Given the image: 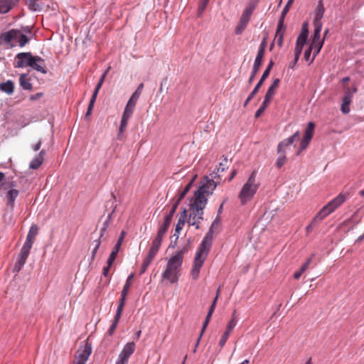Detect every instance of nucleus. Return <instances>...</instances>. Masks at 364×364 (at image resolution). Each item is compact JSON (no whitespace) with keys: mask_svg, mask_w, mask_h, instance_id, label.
Here are the masks:
<instances>
[{"mask_svg":"<svg viewBox=\"0 0 364 364\" xmlns=\"http://www.w3.org/2000/svg\"><path fill=\"white\" fill-rule=\"evenodd\" d=\"M220 224V218L218 215L215 220L212 222L210 228L202 240L200 246L198 247L193 264L191 270V276L193 279H197L199 276L200 270L204 264L205 260L210 252L212 246V241L213 237V230L219 227Z\"/></svg>","mask_w":364,"mask_h":364,"instance_id":"f257e3e1","label":"nucleus"},{"mask_svg":"<svg viewBox=\"0 0 364 364\" xmlns=\"http://www.w3.org/2000/svg\"><path fill=\"white\" fill-rule=\"evenodd\" d=\"M259 186L260 183L256 178V172L254 171L239 192L238 198L242 205H246L253 199Z\"/></svg>","mask_w":364,"mask_h":364,"instance_id":"f03ea898","label":"nucleus"},{"mask_svg":"<svg viewBox=\"0 0 364 364\" xmlns=\"http://www.w3.org/2000/svg\"><path fill=\"white\" fill-rule=\"evenodd\" d=\"M206 204L196 200H192L187 211L186 222L190 226H195L196 229L200 228L201 221L203 220V210Z\"/></svg>","mask_w":364,"mask_h":364,"instance_id":"7ed1b4c3","label":"nucleus"},{"mask_svg":"<svg viewBox=\"0 0 364 364\" xmlns=\"http://www.w3.org/2000/svg\"><path fill=\"white\" fill-rule=\"evenodd\" d=\"M0 39L3 41L10 48H14L16 46L23 47L28 41L29 38L22 32L17 29H11L6 32L2 33L0 35Z\"/></svg>","mask_w":364,"mask_h":364,"instance_id":"20e7f679","label":"nucleus"},{"mask_svg":"<svg viewBox=\"0 0 364 364\" xmlns=\"http://www.w3.org/2000/svg\"><path fill=\"white\" fill-rule=\"evenodd\" d=\"M218 183L208 176L204 177V181L194 193L193 200H201L203 203H208V197L213 193V191L218 186Z\"/></svg>","mask_w":364,"mask_h":364,"instance_id":"39448f33","label":"nucleus"},{"mask_svg":"<svg viewBox=\"0 0 364 364\" xmlns=\"http://www.w3.org/2000/svg\"><path fill=\"white\" fill-rule=\"evenodd\" d=\"M300 137V133L296 131L293 135L289 138L280 141L277 146V153L279 154L277 160V167L280 168L286 162V153L290 146L294 142L298 141Z\"/></svg>","mask_w":364,"mask_h":364,"instance_id":"423d86ee","label":"nucleus"},{"mask_svg":"<svg viewBox=\"0 0 364 364\" xmlns=\"http://www.w3.org/2000/svg\"><path fill=\"white\" fill-rule=\"evenodd\" d=\"M346 200V196L340 193L335 198L328 202L325 206H323L316 215L317 219H324L331 213H333L336 208H338L342 203Z\"/></svg>","mask_w":364,"mask_h":364,"instance_id":"0eeeda50","label":"nucleus"},{"mask_svg":"<svg viewBox=\"0 0 364 364\" xmlns=\"http://www.w3.org/2000/svg\"><path fill=\"white\" fill-rule=\"evenodd\" d=\"M188 251V247H184L171 256L167 261L166 267L172 270L181 273L183 260V255Z\"/></svg>","mask_w":364,"mask_h":364,"instance_id":"6e6552de","label":"nucleus"},{"mask_svg":"<svg viewBox=\"0 0 364 364\" xmlns=\"http://www.w3.org/2000/svg\"><path fill=\"white\" fill-rule=\"evenodd\" d=\"M264 49H265V39H264L262 41V42L261 43V44L259 45L256 58L255 59L252 73H251V75L248 80V82L250 84H251L252 82V81L254 80V79L259 69V67L262 64L264 53Z\"/></svg>","mask_w":364,"mask_h":364,"instance_id":"1a4fd4ad","label":"nucleus"},{"mask_svg":"<svg viewBox=\"0 0 364 364\" xmlns=\"http://www.w3.org/2000/svg\"><path fill=\"white\" fill-rule=\"evenodd\" d=\"M136 345L134 342H129L124 345L116 360L115 364H128L130 356L134 353Z\"/></svg>","mask_w":364,"mask_h":364,"instance_id":"9d476101","label":"nucleus"},{"mask_svg":"<svg viewBox=\"0 0 364 364\" xmlns=\"http://www.w3.org/2000/svg\"><path fill=\"white\" fill-rule=\"evenodd\" d=\"M274 65V62L271 60L266 68L265 70L264 71L260 80L257 83L255 87H254L253 90L250 92L247 98L246 99L244 107H246L247 105L249 103V102L255 97V95L258 92V90H259L260 87L262 85L264 81L268 77L269 75L270 71Z\"/></svg>","mask_w":364,"mask_h":364,"instance_id":"9b49d317","label":"nucleus"},{"mask_svg":"<svg viewBox=\"0 0 364 364\" xmlns=\"http://www.w3.org/2000/svg\"><path fill=\"white\" fill-rule=\"evenodd\" d=\"M314 124L312 122H309L305 129L304 135L301 141L299 149L297 151V155H299L301 151L306 149L309 146V144L314 134Z\"/></svg>","mask_w":364,"mask_h":364,"instance_id":"f8f14e48","label":"nucleus"},{"mask_svg":"<svg viewBox=\"0 0 364 364\" xmlns=\"http://www.w3.org/2000/svg\"><path fill=\"white\" fill-rule=\"evenodd\" d=\"M33 55L30 52L19 53L16 55V60L14 62V67L17 68H22L24 67H28V62L33 58Z\"/></svg>","mask_w":364,"mask_h":364,"instance_id":"ddd939ff","label":"nucleus"},{"mask_svg":"<svg viewBox=\"0 0 364 364\" xmlns=\"http://www.w3.org/2000/svg\"><path fill=\"white\" fill-rule=\"evenodd\" d=\"M144 87V84L140 83L132 95L131 97L128 100L127 105L125 107L124 110L128 111L129 112L133 113L134 109L136 106V102L141 93L142 89Z\"/></svg>","mask_w":364,"mask_h":364,"instance_id":"4468645a","label":"nucleus"},{"mask_svg":"<svg viewBox=\"0 0 364 364\" xmlns=\"http://www.w3.org/2000/svg\"><path fill=\"white\" fill-rule=\"evenodd\" d=\"M92 353V346L88 343L80 345L77 350L75 360L87 362Z\"/></svg>","mask_w":364,"mask_h":364,"instance_id":"2eb2a0df","label":"nucleus"},{"mask_svg":"<svg viewBox=\"0 0 364 364\" xmlns=\"http://www.w3.org/2000/svg\"><path fill=\"white\" fill-rule=\"evenodd\" d=\"M30 251L26 247H21L17 260L14 266L13 271L14 272H18L22 267L24 266L26 259L29 255Z\"/></svg>","mask_w":364,"mask_h":364,"instance_id":"dca6fc26","label":"nucleus"},{"mask_svg":"<svg viewBox=\"0 0 364 364\" xmlns=\"http://www.w3.org/2000/svg\"><path fill=\"white\" fill-rule=\"evenodd\" d=\"M28 67H30L33 70H35L43 74L46 73L47 71L46 69V64L44 60L41 57L38 55H33V58L31 59V61L28 62Z\"/></svg>","mask_w":364,"mask_h":364,"instance_id":"f3484780","label":"nucleus"},{"mask_svg":"<svg viewBox=\"0 0 364 364\" xmlns=\"http://www.w3.org/2000/svg\"><path fill=\"white\" fill-rule=\"evenodd\" d=\"M181 274V273H178L166 267L165 270L161 274V278L163 281H168L171 284H174L178 281Z\"/></svg>","mask_w":364,"mask_h":364,"instance_id":"a211bd4d","label":"nucleus"},{"mask_svg":"<svg viewBox=\"0 0 364 364\" xmlns=\"http://www.w3.org/2000/svg\"><path fill=\"white\" fill-rule=\"evenodd\" d=\"M325 9L321 1H319L315 10V16L314 19V26L322 27L321 19L323 16Z\"/></svg>","mask_w":364,"mask_h":364,"instance_id":"6ab92c4d","label":"nucleus"},{"mask_svg":"<svg viewBox=\"0 0 364 364\" xmlns=\"http://www.w3.org/2000/svg\"><path fill=\"white\" fill-rule=\"evenodd\" d=\"M37 232L38 228L36 226H32L26 236V240L22 247H26L28 249V250L30 251L33 243V239L37 235Z\"/></svg>","mask_w":364,"mask_h":364,"instance_id":"aec40b11","label":"nucleus"},{"mask_svg":"<svg viewBox=\"0 0 364 364\" xmlns=\"http://www.w3.org/2000/svg\"><path fill=\"white\" fill-rule=\"evenodd\" d=\"M45 154L46 151L44 149L41 150L30 162L29 168L31 169H38L43 161Z\"/></svg>","mask_w":364,"mask_h":364,"instance_id":"412c9836","label":"nucleus"},{"mask_svg":"<svg viewBox=\"0 0 364 364\" xmlns=\"http://www.w3.org/2000/svg\"><path fill=\"white\" fill-rule=\"evenodd\" d=\"M124 235H125V232H121L120 234V236L114 247V249L112 250L111 254L109 255V264H113L115 259H116V257L117 255V253L119 252V250L122 245V240L124 239Z\"/></svg>","mask_w":364,"mask_h":364,"instance_id":"4be33fe9","label":"nucleus"},{"mask_svg":"<svg viewBox=\"0 0 364 364\" xmlns=\"http://www.w3.org/2000/svg\"><path fill=\"white\" fill-rule=\"evenodd\" d=\"M250 18L251 17L242 14L240 21H239V23H238V25L235 28V33L237 35H240L242 33V32L246 28V27L250 20Z\"/></svg>","mask_w":364,"mask_h":364,"instance_id":"5701e85b","label":"nucleus"},{"mask_svg":"<svg viewBox=\"0 0 364 364\" xmlns=\"http://www.w3.org/2000/svg\"><path fill=\"white\" fill-rule=\"evenodd\" d=\"M352 93L350 91H348L345 93L344 96L342 99V105L341 107V110L343 114H348L350 112L349 105L352 100Z\"/></svg>","mask_w":364,"mask_h":364,"instance_id":"b1692460","label":"nucleus"},{"mask_svg":"<svg viewBox=\"0 0 364 364\" xmlns=\"http://www.w3.org/2000/svg\"><path fill=\"white\" fill-rule=\"evenodd\" d=\"M19 0H0V13H8Z\"/></svg>","mask_w":364,"mask_h":364,"instance_id":"393cba45","label":"nucleus"},{"mask_svg":"<svg viewBox=\"0 0 364 364\" xmlns=\"http://www.w3.org/2000/svg\"><path fill=\"white\" fill-rule=\"evenodd\" d=\"M19 194V191L16 189L11 188L9 191H8L6 193V198H7V203L6 205L9 206L11 210L14 208V202L16 198L18 197Z\"/></svg>","mask_w":364,"mask_h":364,"instance_id":"a878e982","label":"nucleus"},{"mask_svg":"<svg viewBox=\"0 0 364 364\" xmlns=\"http://www.w3.org/2000/svg\"><path fill=\"white\" fill-rule=\"evenodd\" d=\"M322 30V27L321 26H314V35L312 38V41L310 46H318V44H321L323 46L324 42V38H321V32Z\"/></svg>","mask_w":364,"mask_h":364,"instance_id":"bb28decb","label":"nucleus"},{"mask_svg":"<svg viewBox=\"0 0 364 364\" xmlns=\"http://www.w3.org/2000/svg\"><path fill=\"white\" fill-rule=\"evenodd\" d=\"M279 82H280V80L279 78H276L273 80L272 85L267 90V92L264 96V99H266L267 100H268L269 102L271 101L272 97L274 96V95L275 93V90H277V88L279 86Z\"/></svg>","mask_w":364,"mask_h":364,"instance_id":"cd10ccee","label":"nucleus"},{"mask_svg":"<svg viewBox=\"0 0 364 364\" xmlns=\"http://www.w3.org/2000/svg\"><path fill=\"white\" fill-rule=\"evenodd\" d=\"M132 113L129 112L128 111H124L123 115L122 117V119L120 122L119 132V136H120L126 129L128 121L132 116ZM119 138V136H118Z\"/></svg>","mask_w":364,"mask_h":364,"instance_id":"c85d7f7f","label":"nucleus"},{"mask_svg":"<svg viewBox=\"0 0 364 364\" xmlns=\"http://www.w3.org/2000/svg\"><path fill=\"white\" fill-rule=\"evenodd\" d=\"M186 218H187V211L184 208L183 212L181 213V215H180L179 218L178 219L177 223L176 225V232H180L181 231V230L183 229L184 224L187 220Z\"/></svg>","mask_w":364,"mask_h":364,"instance_id":"c756f323","label":"nucleus"},{"mask_svg":"<svg viewBox=\"0 0 364 364\" xmlns=\"http://www.w3.org/2000/svg\"><path fill=\"white\" fill-rule=\"evenodd\" d=\"M0 89L5 93L8 95H11L14 92V82L11 80H8L6 82H2L0 85Z\"/></svg>","mask_w":364,"mask_h":364,"instance_id":"7c9ffc66","label":"nucleus"},{"mask_svg":"<svg viewBox=\"0 0 364 364\" xmlns=\"http://www.w3.org/2000/svg\"><path fill=\"white\" fill-rule=\"evenodd\" d=\"M257 3L258 0H250L247 6L245 8L242 14L251 17L255 7L257 5Z\"/></svg>","mask_w":364,"mask_h":364,"instance_id":"2f4dec72","label":"nucleus"},{"mask_svg":"<svg viewBox=\"0 0 364 364\" xmlns=\"http://www.w3.org/2000/svg\"><path fill=\"white\" fill-rule=\"evenodd\" d=\"M19 83L21 87L25 90H30L32 88V85L27 78L26 74H21L19 77Z\"/></svg>","mask_w":364,"mask_h":364,"instance_id":"473e14b6","label":"nucleus"},{"mask_svg":"<svg viewBox=\"0 0 364 364\" xmlns=\"http://www.w3.org/2000/svg\"><path fill=\"white\" fill-rule=\"evenodd\" d=\"M116 208H117V205H115L113 208V210L108 215L106 220L103 223V225H102V227L101 228V230H100V238L102 237L104 235V233L106 232L107 230V228H108V226L109 225V223H110V221L112 220V215L113 213H114L115 210H116Z\"/></svg>","mask_w":364,"mask_h":364,"instance_id":"72a5a7b5","label":"nucleus"},{"mask_svg":"<svg viewBox=\"0 0 364 364\" xmlns=\"http://www.w3.org/2000/svg\"><path fill=\"white\" fill-rule=\"evenodd\" d=\"M311 263V258H309L306 261L301 265L299 270L298 272H294V278L296 279H299L301 275L308 269L309 264Z\"/></svg>","mask_w":364,"mask_h":364,"instance_id":"f704fd0d","label":"nucleus"},{"mask_svg":"<svg viewBox=\"0 0 364 364\" xmlns=\"http://www.w3.org/2000/svg\"><path fill=\"white\" fill-rule=\"evenodd\" d=\"M307 38L308 36L299 33L296 38L295 49H300L301 50H302L303 46L305 45L307 41Z\"/></svg>","mask_w":364,"mask_h":364,"instance_id":"c9c22d12","label":"nucleus"},{"mask_svg":"<svg viewBox=\"0 0 364 364\" xmlns=\"http://www.w3.org/2000/svg\"><path fill=\"white\" fill-rule=\"evenodd\" d=\"M178 201H176L171 207V210H170V212L168 214H167L166 215H165L164 217V220L166 221V222H168V223H171V220H172V218L173 216V215L175 214L176 213V210L177 209V207L178 205Z\"/></svg>","mask_w":364,"mask_h":364,"instance_id":"e433bc0d","label":"nucleus"},{"mask_svg":"<svg viewBox=\"0 0 364 364\" xmlns=\"http://www.w3.org/2000/svg\"><path fill=\"white\" fill-rule=\"evenodd\" d=\"M28 6L33 11H39L42 9V6L38 4V0H28Z\"/></svg>","mask_w":364,"mask_h":364,"instance_id":"4c0bfd02","label":"nucleus"},{"mask_svg":"<svg viewBox=\"0 0 364 364\" xmlns=\"http://www.w3.org/2000/svg\"><path fill=\"white\" fill-rule=\"evenodd\" d=\"M284 19L279 18L278 23H277L275 36H279L280 35L284 36V32H285V26L284 24Z\"/></svg>","mask_w":364,"mask_h":364,"instance_id":"58836bf2","label":"nucleus"},{"mask_svg":"<svg viewBox=\"0 0 364 364\" xmlns=\"http://www.w3.org/2000/svg\"><path fill=\"white\" fill-rule=\"evenodd\" d=\"M109 71V68L102 75L98 83L97 84L95 88V90L93 92V94L95 95H97L98 94L99 92V90L101 88L104 81H105V79L106 77V75H107V73Z\"/></svg>","mask_w":364,"mask_h":364,"instance_id":"ea45409f","label":"nucleus"},{"mask_svg":"<svg viewBox=\"0 0 364 364\" xmlns=\"http://www.w3.org/2000/svg\"><path fill=\"white\" fill-rule=\"evenodd\" d=\"M269 103V101L267 100L266 99L264 100L262 105H260L259 109L255 112V116L256 118L259 117L264 112V110L266 109Z\"/></svg>","mask_w":364,"mask_h":364,"instance_id":"a19ab883","label":"nucleus"},{"mask_svg":"<svg viewBox=\"0 0 364 364\" xmlns=\"http://www.w3.org/2000/svg\"><path fill=\"white\" fill-rule=\"evenodd\" d=\"M134 277V274H131L128 276L126 282L123 287L122 292L124 294H128L129 289L132 284V279Z\"/></svg>","mask_w":364,"mask_h":364,"instance_id":"79ce46f5","label":"nucleus"},{"mask_svg":"<svg viewBox=\"0 0 364 364\" xmlns=\"http://www.w3.org/2000/svg\"><path fill=\"white\" fill-rule=\"evenodd\" d=\"M170 224H171L170 223L164 220V223L160 225L157 233L164 236V235L166 234V232H167V230L170 226Z\"/></svg>","mask_w":364,"mask_h":364,"instance_id":"37998d69","label":"nucleus"},{"mask_svg":"<svg viewBox=\"0 0 364 364\" xmlns=\"http://www.w3.org/2000/svg\"><path fill=\"white\" fill-rule=\"evenodd\" d=\"M294 1V0H288L287 4L283 8V10L282 11L281 16L279 18L284 20V18H285L287 14L289 12V8H290L291 5L293 4Z\"/></svg>","mask_w":364,"mask_h":364,"instance_id":"c03bdc74","label":"nucleus"},{"mask_svg":"<svg viewBox=\"0 0 364 364\" xmlns=\"http://www.w3.org/2000/svg\"><path fill=\"white\" fill-rule=\"evenodd\" d=\"M161 244L153 240L149 252L151 253V255H154L156 256V255L157 254V252L161 247Z\"/></svg>","mask_w":364,"mask_h":364,"instance_id":"a18cd8bd","label":"nucleus"},{"mask_svg":"<svg viewBox=\"0 0 364 364\" xmlns=\"http://www.w3.org/2000/svg\"><path fill=\"white\" fill-rule=\"evenodd\" d=\"M235 313H236L235 311H234V312L232 313V318L228 322V326H227L226 331H228L230 333H231V331H232V329L235 328V326L237 324V321L235 319Z\"/></svg>","mask_w":364,"mask_h":364,"instance_id":"49530a36","label":"nucleus"},{"mask_svg":"<svg viewBox=\"0 0 364 364\" xmlns=\"http://www.w3.org/2000/svg\"><path fill=\"white\" fill-rule=\"evenodd\" d=\"M191 184H192V181H191L188 184H187L186 186L183 191L180 193L178 198L176 201H178V203H180V201L186 196V195L187 194V193L189 191V190L191 188Z\"/></svg>","mask_w":364,"mask_h":364,"instance_id":"de8ad7c7","label":"nucleus"},{"mask_svg":"<svg viewBox=\"0 0 364 364\" xmlns=\"http://www.w3.org/2000/svg\"><path fill=\"white\" fill-rule=\"evenodd\" d=\"M316 218V215L313 218L311 223L306 227V231L308 232H310L314 227H316L319 223H321L323 219H317L315 221V219Z\"/></svg>","mask_w":364,"mask_h":364,"instance_id":"09e8293b","label":"nucleus"},{"mask_svg":"<svg viewBox=\"0 0 364 364\" xmlns=\"http://www.w3.org/2000/svg\"><path fill=\"white\" fill-rule=\"evenodd\" d=\"M301 52H302V50H301L300 49H295L294 50V59L290 63V67L291 68H293L294 67V65L297 63V62H298V60L299 59V57L301 55Z\"/></svg>","mask_w":364,"mask_h":364,"instance_id":"8fccbe9b","label":"nucleus"},{"mask_svg":"<svg viewBox=\"0 0 364 364\" xmlns=\"http://www.w3.org/2000/svg\"><path fill=\"white\" fill-rule=\"evenodd\" d=\"M93 243L95 244V247L93 248V250H92V255H91V259L93 260L95 257V255L100 246V244H101V240L99 239L95 240L93 242Z\"/></svg>","mask_w":364,"mask_h":364,"instance_id":"3c124183","label":"nucleus"},{"mask_svg":"<svg viewBox=\"0 0 364 364\" xmlns=\"http://www.w3.org/2000/svg\"><path fill=\"white\" fill-rule=\"evenodd\" d=\"M228 168V159L225 157L223 161H221L218 167V172H223Z\"/></svg>","mask_w":364,"mask_h":364,"instance_id":"603ef678","label":"nucleus"},{"mask_svg":"<svg viewBox=\"0 0 364 364\" xmlns=\"http://www.w3.org/2000/svg\"><path fill=\"white\" fill-rule=\"evenodd\" d=\"M208 323H209V321L205 319L204 323H203V328H202L201 333H200V336H199V337H198V338L197 340V342H196V343L195 345V348H194L193 352H196V348L198 347V346L199 344L200 340V338H201V337L203 336V333L205 331V329L206 326H208Z\"/></svg>","mask_w":364,"mask_h":364,"instance_id":"864d4df0","label":"nucleus"},{"mask_svg":"<svg viewBox=\"0 0 364 364\" xmlns=\"http://www.w3.org/2000/svg\"><path fill=\"white\" fill-rule=\"evenodd\" d=\"M230 334V332H228V331H225V333H223V335L222 336V338H220V342H219V346L221 348H223L225 346Z\"/></svg>","mask_w":364,"mask_h":364,"instance_id":"5fc2aeb1","label":"nucleus"},{"mask_svg":"<svg viewBox=\"0 0 364 364\" xmlns=\"http://www.w3.org/2000/svg\"><path fill=\"white\" fill-rule=\"evenodd\" d=\"M209 0H200L198 6V14L200 15L205 10Z\"/></svg>","mask_w":364,"mask_h":364,"instance_id":"6e6d98bb","label":"nucleus"},{"mask_svg":"<svg viewBox=\"0 0 364 364\" xmlns=\"http://www.w3.org/2000/svg\"><path fill=\"white\" fill-rule=\"evenodd\" d=\"M127 295V294H124V293L121 292V298L119 301V304H118L117 309L123 310L124 306L125 304Z\"/></svg>","mask_w":364,"mask_h":364,"instance_id":"4d7b16f0","label":"nucleus"},{"mask_svg":"<svg viewBox=\"0 0 364 364\" xmlns=\"http://www.w3.org/2000/svg\"><path fill=\"white\" fill-rule=\"evenodd\" d=\"M155 255H151V253L149 252L142 264H144L145 266L149 267Z\"/></svg>","mask_w":364,"mask_h":364,"instance_id":"13d9d810","label":"nucleus"},{"mask_svg":"<svg viewBox=\"0 0 364 364\" xmlns=\"http://www.w3.org/2000/svg\"><path fill=\"white\" fill-rule=\"evenodd\" d=\"M322 46H321V44H318V46L317 45L316 46H311V47H313V50H314V55L311 59V62L314 60L315 57L319 53Z\"/></svg>","mask_w":364,"mask_h":364,"instance_id":"bf43d9fd","label":"nucleus"},{"mask_svg":"<svg viewBox=\"0 0 364 364\" xmlns=\"http://www.w3.org/2000/svg\"><path fill=\"white\" fill-rule=\"evenodd\" d=\"M300 34L308 36L309 30H308V23L307 22H304L303 23Z\"/></svg>","mask_w":364,"mask_h":364,"instance_id":"052dcab7","label":"nucleus"},{"mask_svg":"<svg viewBox=\"0 0 364 364\" xmlns=\"http://www.w3.org/2000/svg\"><path fill=\"white\" fill-rule=\"evenodd\" d=\"M122 311H123V310L117 309V312H116V314L114 316V320H113L112 322L116 323L118 324V322H119V321L120 319V317L122 316Z\"/></svg>","mask_w":364,"mask_h":364,"instance_id":"680f3d73","label":"nucleus"},{"mask_svg":"<svg viewBox=\"0 0 364 364\" xmlns=\"http://www.w3.org/2000/svg\"><path fill=\"white\" fill-rule=\"evenodd\" d=\"M97 96V95L92 94V96L90 100V103H89V105H88V107H87L89 109H93L94 104L95 102Z\"/></svg>","mask_w":364,"mask_h":364,"instance_id":"e2e57ef3","label":"nucleus"},{"mask_svg":"<svg viewBox=\"0 0 364 364\" xmlns=\"http://www.w3.org/2000/svg\"><path fill=\"white\" fill-rule=\"evenodd\" d=\"M312 50H313V47H311V46H309L308 49H306L305 50V52H304V58H305L306 60H309Z\"/></svg>","mask_w":364,"mask_h":364,"instance_id":"0e129e2a","label":"nucleus"},{"mask_svg":"<svg viewBox=\"0 0 364 364\" xmlns=\"http://www.w3.org/2000/svg\"><path fill=\"white\" fill-rule=\"evenodd\" d=\"M117 326V323H114V322L112 323V324L110 325L109 328L108 330V332H107L109 336H112L114 333Z\"/></svg>","mask_w":364,"mask_h":364,"instance_id":"69168bd1","label":"nucleus"},{"mask_svg":"<svg viewBox=\"0 0 364 364\" xmlns=\"http://www.w3.org/2000/svg\"><path fill=\"white\" fill-rule=\"evenodd\" d=\"M112 265V264H109V259H108L107 262V266L103 268V271H102V274L105 277L107 276L109 268L111 267Z\"/></svg>","mask_w":364,"mask_h":364,"instance_id":"338daca9","label":"nucleus"},{"mask_svg":"<svg viewBox=\"0 0 364 364\" xmlns=\"http://www.w3.org/2000/svg\"><path fill=\"white\" fill-rule=\"evenodd\" d=\"M41 144H42V142L41 140H39L37 143H36L35 144H32L31 145V148L34 151H37L40 149L41 146Z\"/></svg>","mask_w":364,"mask_h":364,"instance_id":"774afa93","label":"nucleus"}]
</instances>
